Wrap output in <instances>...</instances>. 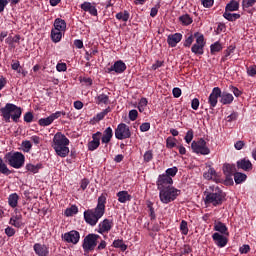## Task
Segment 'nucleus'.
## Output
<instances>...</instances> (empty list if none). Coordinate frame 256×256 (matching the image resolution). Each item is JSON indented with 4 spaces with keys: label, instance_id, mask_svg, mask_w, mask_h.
Returning a JSON list of instances; mask_svg holds the SVG:
<instances>
[{
    "label": "nucleus",
    "instance_id": "obj_1",
    "mask_svg": "<svg viewBox=\"0 0 256 256\" xmlns=\"http://www.w3.org/2000/svg\"><path fill=\"white\" fill-rule=\"evenodd\" d=\"M105 215V197L100 196L95 209H88L84 211V219L88 225L95 227L99 223V219Z\"/></svg>",
    "mask_w": 256,
    "mask_h": 256
},
{
    "label": "nucleus",
    "instance_id": "obj_2",
    "mask_svg": "<svg viewBox=\"0 0 256 256\" xmlns=\"http://www.w3.org/2000/svg\"><path fill=\"white\" fill-rule=\"evenodd\" d=\"M69 138L61 132H57L52 140V148L58 157L65 158L69 155Z\"/></svg>",
    "mask_w": 256,
    "mask_h": 256
},
{
    "label": "nucleus",
    "instance_id": "obj_3",
    "mask_svg": "<svg viewBox=\"0 0 256 256\" xmlns=\"http://www.w3.org/2000/svg\"><path fill=\"white\" fill-rule=\"evenodd\" d=\"M204 195L206 205L217 207L218 205H223V201H225V194L218 186H210L206 189Z\"/></svg>",
    "mask_w": 256,
    "mask_h": 256
},
{
    "label": "nucleus",
    "instance_id": "obj_4",
    "mask_svg": "<svg viewBox=\"0 0 256 256\" xmlns=\"http://www.w3.org/2000/svg\"><path fill=\"white\" fill-rule=\"evenodd\" d=\"M1 117H3L6 123H11V119L17 123L21 119L23 111L21 107H18L15 104L7 103L4 107L0 109Z\"/></svg>",
    "mask_w": 256,
    "mask_h": 256
},
{
    "label": "nucleus",
    "instance_id": "obj_5",
    "mask_svg": "<svg viewBox=\"0 0 256 256\" xmlns=\"http://www.w3.org/2000/svg\"><path fill=\"white\" fill-rule=\"evenodd\" d=\"M178 195H181V190L173 186L159 190V199L164 205H169V203L175 201Z\"/></svg>",
    "mask_w": 256,
    "mask_h": 256
},
{
    "label": "nucleus",
    "instance_id": "obj_6",
    "mask_svg": "<svg viewBox=\"0 0 256 256\" xmlns=\"http://www.w3.org/2000/svg\"><path fill=\"white\" fill-rule=\"evenodd\" d=\"M6 159L8 161V165L14 169H21V167L25 165V155H23L21 152L8 154Z\"/></svg>",
    "mask_w": 256,
    "mask_h": 256
},
{
    "label": "nucleus",
    "instance_id": "obj_7",
    "mask_svg": "<svg viewBox=\"0 0 256 256\" xmlns=\"http://www.w3.org/2000/svg\"><path fill=\"white\" fill-rule=\"evenodd\" d=\"M101 239V236L98 234H88L82 244V248L85 253H89L90 251H93L97 247V241Z\"/></svg>",
    "mask_w": 256,
    "mask_h": 256
},
{
    "label": "nucleus",
    "instance_id": "obj_8",
    "mask_svg": "<svg viewBox=\"0 0 256 256\" xmlns=\"http://www.w3.org/2000/svg\"><path fill=\"white\" fill-rule=\"evenodd\" d=\"M191 149L193 153L197 155H209V153H211V149L207 147V142L203 138H200L198 141H193L191 143Z\"/></svg>",
    "mask_w": 256,
    "mask_h": 256
},
{
    "label": "nucleus",
    "instance_id": "obj_9",
    "mask_svg": "<svg viewBox=\"0 0 256 256\" xmlns=\"http://www.w3.org/2000/svg\"><path fill=\"white\" fill-rule=\"evenodd\" d=\"M194 37H196V42L193 44L191 51L195 55H203L205 49V37L199 32L195 33Z\"/></svg>",
    "mask_w": 256,
    "mask_h": 256
},
{
    "label": "nucleus",
    "instance_id": "obj_10",
    "mask_svg": "<svg viewBox=\"0 0 256 256\" xmlns=\"http://www.w3.org/2000/svg\"><path fill=\"white\" fill-rule=\"evenodd\" d=\"M115 137L119 141H123V139H129L131 137V129L125 123H120L115 129Z\"/></svg>",
    "mask_w": 256,
    "mask_h": 256
},
{
    "label": "nucleus",
    "instance_id": "obj_11",
    "mask_svg": "<svg viewBox=\"0 0 256 256\" xmlns=\"http://www.w3.org/2000/svg\"><path fill=\"white\" fill-rule=\"evenodd\" d=\"M156 185L158 191L173 187V178H171L169 175L161 174L158 176Z\"/></svg>",
    "mask_w": 256,
    "mask_h": 256
},
{
    "label": "nucleus",
    "instance_id": "obj_12",
    "mask_svg": "<svg viewBox=\"0 0 256 256\" xmlns=\"http://www.w3.org/2000/svg\"><path fill=\"white\" fill-rule=\"evenodd\" d=\"M62 239L66 243H72V245H77V243H79V239H81V235L76 230H71L70 232L62 234Z\"/></svg>",
    "mask_w": 256,
    "mask_h": 256
},
{
    "label": "nucleus",
    "instance_id": "obj_13",
    "mask_svg": "<svg viewBox=\"0 0 256 256\" xmlns=\"http://www.w3.org/2000/svg\"><path fill=\"white\" fill-rule=\"evenodd\" d=\"M113 229V220L104 219L98 224L97 233H100V235H103L105 233H109Z\"/></svg>",
    "mask_w": 256,
    "mask_h": 256
},
{
    "label": "nucleus",
    "instance_id": "obj_14",
    "mask_svg": "<svg viewBox=\"0 0 256 256\" xmlns=\"http://www.w3.org/2000/svg\"><path fill=\"white\" fill-rule=\"evenodd\" d=\"M219 97H221V88H219V87L213 88V90L208 98V103L212 109L217 107Z\"/></svg>",
    "mask_w": 256,
    "mask_h": 256
},
{
    "label": "nucleus",
    "instance_id": "obj_15",
    "mask_svg": "<svg viewBox=\"0 0 256 256\" xmlns=\"http://www.w3.org/2000/svg\"><path fill=\"white\" fill-rule=\"evenodd\" d=\"M9 225L16 227V229H21L25 223H23V215L21 213L13 214L9 220Z\"/></svg>",
    "mask_w": 256,
    "mask_h": 256
},
{
    "label": "nucleus",
    "instance_id": "obj_16",
    "mask_svg": "<svg viewBox=\"0 0 256 256\" xmlns=\"http://www.w3.org/2000/svg\"><path fill=\"white\" fill-rule=\"evenodd\" d=\"M101 145V132H96L92 135V141L88 143V150L95 151Z\"/></svg>",
    "mask_w": 256,
    "mask_h": 256
},
{
    "label": "nucleus",
    "instance_id": "obj_17",
    "mask_svg": "<svg viewBox=\"0 0 256 256\" xmlns=\"http://www.w3.org/2000/svg\"><path fill=\"white\" fill-rule=\"evenodd\" d=\"M59 117H61V112H56L46 118H41L38 123L41 127H48V125H51V123H53L55 119H59Z\"/></svg>",
    "mask_w": 256,
    "mask_h": 256
},
{
    "label": "nucleus",
    "instance_id": "obj_18",
    "mask_svg": "<svg viewBox=\"0 0 256 256\" xmlns=\"http://www.w3.org/2000/svg\"><path fill=\"white\" fill-rule=\"evenodd\" d=\"M34 253L38 256H49V247L45 244L36 243L33 246Z\"/></svg>",
    "mask_w": 256,
    "mask_h": 256
},
{
    "label": "nucleus",
    "instance_id": "obj_19",
    "mask_svg": "<svg viewBox=\"0 0 256 256\" xmlns=\"http://www.w3.org/2000/svg\"><path fill=\"white\" fill-rule=\"evenodd\" d=\"M181 39H183V34L175 33L168 35L167 43L170 47H177V43H181Z\"/></svg>",
    "mask_w": 256,
    "mask_h": 256
},
{
    "label": "nucleus",
    "instance_id": "obj_20",
    "mask_svg": "<svg viewBox=\"0 0 256 256\" xmlns=\"http://www.w3.org/2000/svg\"><path fill=\"white\" fill-rule=\"evenodd\" d=\"M126 69L127 65H125L123 61L118 60L114 65L108 68V73H111L112 71H115V73H124Z\"/></svg>",
    "mask_w": 256,
    "mask_h": 256
},
{
    "label": "nucleus",
    "instance_id": "obj_21",
    "mask_svg": "<svg viewBox=\"0 0 256 256\" xmlns=\"http://www.w3.org/2000/svg\"><path fill=\"white\" fill-rule=\"evenodd\" d=\"M212 239L214 241V243L217 245V247L223 248L227 245V237L219 234V233H214L212 235Z\"/></svg>",
    "mask_w": 256,
    "mask_h": 256
},
{
    "label": "nucleus",
    "instance_id": "obj_22",
    "mask_svg": "<svg viewBox=\"0 0 256 256\" xmlns=\"http://www.w3.org/2000/svg\"><path fill=\"white\" fill-rule=\"evenodd\" d=\"M238 169H242V171H251L253 169V164L247 158H243L237 162Z\"/></svg>",
    "mask_w": 256,
    "mask_h": 256
},
{
    "label": "nucleus",
    "instance_id": "obj_23",
    "mask_svg": "<svg viewBox=\"0 0 256 256\" xmlns=\"http://www.w3.org/2000/svg\"><path fill=\"white\" fill-rule=\"evenodd\" d=\"M54 31H60L62 33H65V31L67 30V22H65V20L61 19V18H57L54 21Z\"/></svg>",
    "mask_w": 256,
    "mask_h": 256
},
{
    "label": "nucleus",
    "instance_id": "obj_24",
    "mask_svg": "<svg viewBox=\"0 0 256 256\" xmlns=\"http://www.w3.org/2000/svg\"><path fill=\"white\" fill-rule=\"evenodd\" d=\"M233 99H235L233 94L229 92L220 93V103H222V105H231V103H233Z\"/></svg>",
    "mask_w": 256,
    "mask_h": 256
},
{
    "label": "nucleus",
    "instance_id": "obj_25",
    "mask_svg": "<svg viewBox=\"0 0 256 256\" xmlns=\"http://www.w3.org/2000/svg\"><path fill=\"white\" fill-rule=\"evenodd\" d=\"M81 9L90 13V15L97 17V8H95V6H93V4H91L90 2H84L83 4H81Z\"/></svg>",
    "mask_w": 256,
    "mask_h": 256
},
{
    "label": "nucleus",
    "instance_id": "obj_26",
    "mask_svg": "<svg viewBox=\"0 0 256 256\" xmlns=\"http://www.w3.org/2000/svg\"><path fill=\"white\" fill-rule=\"evenodd\" d=\"M111 139H113V129L111 127H108L104 130L103 136H102V143H110Z\"/></svg>",
    "mask_w": 256,
    "mask_h": 256
},
{
    "label": "nucleus",
    "instance_id": "obj_27",
    "mask_svg": "<svg viewBox=\"0 0 256 256\" xmlns=\"http://www.w3.org/2000/svg\"><path fill=\"white\" fill-rule=\"evenodd\" d=\"M96 105H109V95L107 94H99L95 97Z\"/></svg>",
    "mask_w": 256,
    "mask_h": 256
},
{
    "label": "nucleus",
    "instance_id": "obj_28",
    "mask_svg": "<svg viewBox=\"0 0 256 256\" xmlns=\"http://www.w3.org/2000/svg\"><path fill=\"white\" fill-rule=\"evenodd\" d=\"M119 203H127V201L131 200V196L127 191H120L117 194Z\"/></svg>",
    "mask_w": 256,
    "mask_h": 256
},
{
    "label": "nucleus",
    "instance_id": "obj_29",
    "mask_svg": "<svg viewBox=\"0 0 256 256\" xmlns=\"http://www.w3.org/2000/svg\"><path fill=\"white\" fill-rule=\"evenodd\" d=\"M214 231H218V233H222V235H229L227 226L223 222H216L214 224Z\"/></svg>",
    "mask_w": 256,
    "mask_h": 256
},
{
    "label": "nucleus",
    "instance_id": "obj_30",
    "mask_svg": "<svg viewBox=\"0 0 256 256\" xmlns=\"http://www.w3.org/2000/svg\"><path fill=\"white\" fill-rule=\"evenodd\" d=\"M63 33L61 31L58 30H51V39L53 41V43H59L61 41V39H63Z\"/></svg>",
    "mask_w": 256,
    "mask_h": 256
},
{
    "label": "nucleus",
    "instance_id": "obj_31",
    "mask_svg": "<svg viewBox=\"0 0 256 256\" xmlns=\"http://www.w3.org/2000/svg\"><path fill=\"white\" fill-rule=\"evenodd\" d=\"M223 17L224 19H227V21H237V19L241 17V14L231 13L230 11L225 10Z\"/></svg>",
    "mask_w": 256,
    "mask_h": 256
},
{
    "label": "nucleus",
    "instance_id": "obj_32",
    "mask_svg": "<svg viewBox=\"0 0 256 256\" xmlns=\"http://www.w3.org/2000/svg\"><path fill=\"white\" fill-rule=\"evenodd\" d=\"M8 203L10 207L15 208L17 207V203H19V195L17 193H13L8 197Z\"/></svg>",
    "mask_w": 256,
    "mask_h": 256
},
{
    "label": "nucleus",
    "instance_id": "obj_33",
    "mask_svg": "<svg viewBox=\"0 0 256 256\" xmlns=\"http://www.w3.org/2000/svg\"><path fill=\"white\" fill-rule=\"evenodd\" d=\"M234 181L237 185L243 183L244 181H247V175L241 172H236L234 174Z\"/></svg>",
    "mask_w": 256,
    "mask_h": 256
},
{
    "label": "nucleus",
    "instance_id": "obj_34",
    "mask_svg": "<svg viewBox=\"0 0 256 256\" xmlns=\"http://www.w3.org/2000/svg\"><path fill=\"white\" fill-rule=\"evenodd\" d=\"M204 179L211 181V179H217V172L214 168H209L207 172L203 175Z\"/></svg>",
    "mask_w": 256,
    "mask_h": 256
},
{
    "label": "nucleus",
    "instance_id": "obj_35",
    "mask_svg": "<svg viewBox=\"0 0 256 256\" xmlns=\"http://www.w3.org/2000/svg\"><path fill=\"white\" fill-rule=\"evenodd\" d=\"M222 50H223V45L219 41L211 44L210 46V53L212 55H215V53H219V51H222Z\"/></svg>",
    "mask_w": 256,
    "mask_h": 256
},
{
    "label": "nucleus",
    "instance_id": "obj_36",
    "mask_svg": "<svg viewBox=\"0 0 256 256\" xmlns=\"http://www.w3.org/2000/svg\"><path fill=\"white\" fill-rule=\"evenodd\" d=\"M225 11H239V3L235 0H231L225 7Z\"/></svg>",
    "mask_w": 256,
    "mask_h": 256
},
{
    "label": "nucleus",
    "instance_id": "obj_37",
    "mask_svg": "<svg viewBox=\"0 0 256 256\" xmlns=\"http://www.w3.org/2000/svg\"><path fill=\"white\" fill-rule=\"evenodd\" d=\"M43 165L41 164H26V170L29 171V173H39V169H41Z\"/></svg>",
    "mask_w": 256,
    "mask_h": 256
},
{
    "label": "nucleus",
    "instance_id": "obj_38",
    "mask_svg": "<svg viewBox=\"0 0 256 256\" xmlns=\"http://www.w3.org/2000/svg\"><path fill=\"white\" fill-rule=\"evenodd\" d=\"M222 169H223V173L226 175V177H229L231 175V173H233V171L235 170V165L225 163L223 165Z\"/></svg>",
    "mask_w": 256,
    "mask_h": 256
},
{
    "label": "nucleus",
    "instance_id": "obj_39",
    "mask_svg": "<svg viewBox=\"0 0 256 256\" xmlns=\"http://www.w3.org/2000/svg\"><path fill=\"white\" fill-rule=\"evenodd\" d=\"M77 213H79V208L72 205L70 208L65 210L64 215H66V217H73V215H77Z\"/></svg>",
    "mask_w": 256,
    "mask_h": 256
},
{
    "label": "nucleus",
    "instance_id": "obj_40",
    "mask_svg": "<svg viewBox=\"0 0 256 256\" xmlns=\"http://www.w3.org/2000/svg\"><path fill=\"white\" fill-rule=\"evenodd\" d=\"M0 173L3 175H11V170L7 168V164H5L3 158H0Z\"/></svg>",
    "mask_w": 256,
    "mask_h": 256
},
{
    "label": "nucleus",
    "instance_id": "obj_41",
    "mask_svg": "<svg viewBox=\"0 0 256 256\" xmlns=\"http://www.w3.org/2000/svg\"><path fill=\"white\" fill-rule=\"evenodd\" d=\"M113 247H115L116 249H121V251H127V246L121 239L114 240Z\"/></svg>",
    "mask_w": 256,
    "mask_h": 256
},
{
    "label": "nucleus",
    "instance_id": "obj_42",
    "mask_svg": "<svg viewBox=\"0 0 256 256\" xmlns=\"http://www.w3.org/2000/svg\"><path fill=\"white\" fill-rule=\"evenodd\" d=\"M179 21L182 23V25H191L193 23V19L189 17V14L180 16Z\"/></svg>",
    "mask_w": 256,
    "mask_h": 256
},
{
    "label": "nucleus",
    "instance_id": "obj_43",
    "mask_svg": "<svg viewBox=\"0 0 256 256\" xmlns=\"http://www.w3.org/2000/svg\"><path fill=\"white\" fill-rule=\"evenodd\" d=\"M116 19H118V21H124V23L129 21V12L124 11V12L117 13Z\"/></svg>",
    "mask_w": 256,
    "mask_h": 256
},
{
    "label": "nucleus",
    "instance_id": "obj_44",
    "mask_svg": "<svg viewBox=\"0 0 256 256\" xmlns=\"http://www.w3.org/2000/svg\"><path fill=\"white\" fill-rule=\"evenodd\" d=\"M21 147L24 151V153H29V151H31L33 144H31V141L29 140H25L22 142Z\"/></svg>",
    "mask_w": 256,
    "mask_h": 256
},
{
    "label": "nucleus",
    "instance_id": "obj_45",
    "mask_svg": "<svg viewBox=\"0 0 256 256\" xmlns=\"http://www.w3.org/2000/svg\"><path fill=\"white\" fill-rule=\"evenodd\" d=\"M177 145V139H175L174 137H168L166 139V147L168 149H173V147H176Z\"/></svg>",
    "mask_w": 256,
    "mask_h": 256
},
{
    "label": "nucleus",
    "instance_id": "obj_46",
    "mask_svg": "<svg viewBox=\"0 0 256 256\" xmlns=\"http://www.w3.org/2000/svg\"><path fill=\"white\" fill-rule=\"evenodd\" d=\"M107 113H111V107H107L102 112L98 113L96 115L97 121H101V120L105 119V115H107Z\"/></svg>",
    "mask_w": 256,
    "mask_h": 256
},
{
    "label": "nucleus",
    "instance_id": "obj_47",
    "mask_svg": "<svg viewBox=\"0 0 256 256\" xmlns=\"http://www.w3.org/2000/svg\"><path fill=\"white\" fill-rule=\"evenodd\" d=\"M144 163L153 161V150H148L143 155Z\"/></svg>",
    "mask_w": 256,
    "mask_h": 256
},
{
    "label": "nucleus",
    "instance_id": "obj_48",
    "mask_svg": "<svg viewBox=\"0 0 256 256\" xmlns=\"http://www.w3.org/2000/svg\"><path fill=\"white\" fill-rule=\"evenodd\" d=\"M180 231L182 235H187L189 233V227L187 226V221L182 220L180 223Z\"/></svg>",
    "mask_w": 256,
    "mask_h": 256
},
{
    "label": "nucleus",
    "instance_id": "obj_49",
    "mask_svg": "<svg viewBox=\"0 0 256 256\" xmlns=\"http://www.w3.org/2000/svg\"><path fill=\"white\" fill-rule=\"evenodd\" d=\"M234 51H235V48L233 47H229L228 49H226L224 52V56L222 57V61H227V59H229V57L233 55Z\"/></svg>",
    "mask_w": 256,
    "mask_h": 256
},
{
    "label": "nucleus",
    "instance_id": "obj_50",
    "mask_svg": "<svg viewBox=\"0 0 256 256\" xmlns=\"http://www.w3.org/2000/svg\"><path fill=\"white\" fill-rule=\"evenodd\" d=\"M256 3V0H242L243 9H249L253 7Z\"/></svg>",
    "mask_w": 256,
    "mask_h": 256
},
{
    "label": "nucleus",
    "instance_id": "obj_51",
    "mask_svg": "<svg viewBox=\"0 0 256 256\" xmlns=\"http://www.w3.org/2000/svg\"><path fill=\"white\" fill-rule=\"evenodd\" d=\"M177 171H179V169H177V167L174 166L172 168H168L164 175H168V177H171V179H173V177L177 175Z\"/></svg>",
    "mask_w": 256,
    "mask_h": 256
},
{
    "label": "nucleus",
    "instance_id": "obj_52",
    "mask_svg": "<svg viewBox=\"0 0 256 256\" xmlns=\"http://www.w3.org/2000/svg\"><path fill=\"white\" fill-rule=\"evenodd\" d=\"M151 129V123L149 122H144L140 125V131L142 133H146V131H149Z\"/></svg>",
    "mask_w": 256,
    "mask_h": 256
},
{
    "label": "nucleus",
    "instance_id": "obj_53",
    "mask_svg": "<svg viewBox=\"0 0 256 256\" xmlns=\"http://www.w3.org/2000/svg\"><path fill=\"white\" fill-rule=\"evenodd\" d=\"M193 137H194L193 131L188 130L187 133H186V136L184 137L185 142L188 143V144L191 143V141H193Z\"/></svg>",
    "mask_w": 256,
    "mask_h": 256
},
{
    "label": "nucleus",
    "instance_id": "obj_54",
    "mask_svg": "<svg viewBox=\"0 0 256 256\" xmlns=\"http://www.w3.org/2000/svg\"><path fill=\"white\" fill-rule=\"evenodd\" d=\"M5 234L7 235V237H13V235H15V228L10 226L6 227Z\"/></svg>",
    "mask_w": 256,
    "mask_h": 256
},
{
    "label": "nucleus",
    "instance_id": "obj_55",
    "mask_svg": "<svg viewBox=\"0 0 256 256\" xmlns=\"http://www.w3.org/2000/svg\"><path fill=\"white\" fill-rule=\"evenodd\" d=\"M11 67L13 71H17V73H21V64L19 63V61L12 63Z\"/></svg>",
    "mask_w": 256,
    "mask_h": 256
},
{
    "label": "nucleus",
    "instance_id": "obj_56",
    "mask_svg": "<svg viewBox=\"0 0 256 256\" xmlns=\"http://www.w3.org/2000/svg\"><path fill=\"white\" fill-rule=\"evenodd\" d=\"M56 69H57V71H59V73H61L63 71H67V64H65V63H58L56 65Z\"/></svg>",
    "mask_w": 256,
    "mask_h": 256
},
{
    "label": "nucleus",
    "instance_id": "obj_57",
    "mask_svg": "<svg viewBox=\"0 0 256 256\" xmlns=\"http://www.w3.org/2000/svg\"><path fill=\"white\" fill-rule=\"evenodd\" d=\"M138 115H139V113L137 112V110H131L129 112V119H130V121H135L137 119Z\"/></svg>",
    "mask_w": 256,
    "mask_h": 256
},
{
    "label": "nucleus",
    "instance_id": "obj_58",
    "mask_svg": "<svg viewBox=\"0 0 256 256\" xmlns=\"http://www.w3.org/2000/svg\"><path fill=\"white\" fill-rule=\"evenodd\" d=\"M24 121H25V123H31L33 121V113L27 112L24 115Z\"/></svg>",
    "mask_w": 256,
    "mask_h": 256
},
{
    "label": "nucleus",
    "instance_id": "obj_59",
    "mask_svg": "<svg viewBox=\"0 0 256 256\" xmlns=\"http://www.w3.org/2000/svg\"><path fill=\"white\" fill-rule=\"evenodd\" d=\"M191 107L194 111H197V109H199V99L197 98H194L192 101H191Z\"/></svg>",
    "mask_w": 256,
    "mask_h": 256
},
{
    "label": "nucleus",
    "instance_id": "obj_60",
    "mask_svg": "<svg viewBox=\"0 0 256 256\" xmlns=\"http://www.w3.org/2000/svg\"><path fill=\"white\" fill-rule=\"evenodd\" d=\"M203 7L209 8L213 7V0H201Z\"/></svg>",
    "mask_w": 256,
    "mask_h": 256
},
{
    "label": "nucleus",
    "instance_id": "obj_61",
    "mask_svg": "<svg viewBox=\"0 0 256 256\" xmlns=\"http://www.w3.org/2000/svg\"><path fill=\"white\" fill-rule=\"evenodd\" d=\"M250 250H251V247H249V245H247V244H244L239 249L240 253H242V254L249 253Z\"/></svg>",
    "mask_w": 256,
    "mask_h": 256
},
{
    "label": "nucleus",
    "instance_id": "obj_62",
    "mask_svg": "<svg viewBox=\"0 0 256 256\" xmlns=\"http://www.w3.org/2000/svg\"><path fill=\"white\" fill-rule=\"evenodd\" d=\"M30 141H33L34 145H39L41 143V138L37 135L31 136Z\"/></svg>",
    "mask_w": 256,
    "mask_h": 256
},
{
    "label": "nucleus",
    "instance_id": "obj_63",
    "mask_svg": "<svg viewBox=\"0 0 256 256\" xmlns=\"http://www.w3.org/2000/svg\"><path fill=\"white\" fill-rule=\"evenodd\" d=\"M172 93H173V96L176 98V99H179V97H181V89L180 88H174L172 90Z\"/></svg>",
    "mask_w": 256,
    "mask_h": 256
},
{
    "label": "nucleus",
    "instance_id": "obj_64",
    "mask_svg": "<svg viewBox=\"0 0 256 256\" xmlns=\"http://www.w3.org/2000/svg\"><path fill=\"white\" fill-rule=\"evenodd\" d=\"M248 75L253 77V75H256V66H252L248 68Z\"/></svg>",
    "mask_w": 256,
    "mask_h": 256
}]
</instances>
